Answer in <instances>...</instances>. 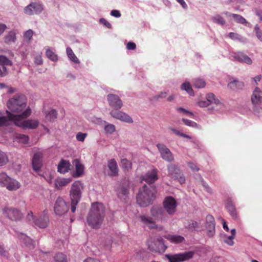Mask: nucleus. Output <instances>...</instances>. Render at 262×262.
Listing matches in <instances>:
<instances>
[{
  "instance_id": "nucleus-1",
  "label": "nucleus",
  "mask_w": 262,
  "mask_h": 262,
  "mask_svg": "<svg viewBox=\"0 0 262 262\" xmlns=\"http://www.w3.org/2000/svg\"><path fill=\"white\" fill-rule=\"evenodd\" d=\"M105 215V208L102 203L98 202L92 203L86 217L88 225L94 229L100 228Z\"/></svg>"
},
{
  "instance_id": "nucleus-2",
  "label": "nucleus",
  "mask_w": 262,
  "mask_h": 262,
  "mask_svg": "<svg viewBox=\"0 0 262 262\" xmlns=\"http://www.w3.org/2000/svg\"><path fill=\"white\" fill-rule=\"evenodd\" d=\"M157 190L154 185L145 184L137 195V202L141 207H147L156 198Z\"/></svg>"
},
{
  "instance_id": "nucleus-3",
  "label": "nucleus",
  "mask_w": 262,
  "mask_h": 262,
  "mask_svg": "<svg viewBox=\"0 0 262 262\" xmlns=\"http://www.w3.org/2000/svg\"><path fill=\"white\" fill-rule=\"evenodd\" d=\"M31 114L30 107H27L21 114H17V119L15 125L23 129H33L36 128L39 125V121L37 119H28Z\"/></svg>"
},
{
  "instance_id": "nucleus-4",
  "label": "nucleus",
  "mask_w": 262,
  "mask_h": 262,
  "mask_svg": "<svg viewBox=\"0 0 262 262\" xmlns=\"http://www.w3.org/2000/svg\"><path fill=\"white\" fill-rule=\"evenodd\" d=\"M7 105L14 114H19L27 109V99L23 95H15L7 102Z\"/></svg>"
},
{
  "instance_id": "nucleus-5",
  "label": "nucleus",
  "mask_w": 262,
  "mask_h": 262,
  "mask_svg": "<svg viewBox=\"0 0 262 262\" xmlns=\"http://www.w3.org/2000/svg\"><path fill=\"white\" fill-rule=\"evenodd\" d=\"M0 185L9 191H15L20 187L19 182L9 177L5 172L0 173Z\"/></svg>"
},
{
  "instance_id": "nucleus-6",
  "label": "nucleus",
  "mask_w": 262,
  "mask_h": 262,
  "mask_svg": "<svg viewBox=\"0 0 262 262\" xmlns=\"http://www.w3.org/2000/svg\"><path fill=\"white\" fill-rule=\"evenodd\" d=\"M150 215L154 221L161 223L166 222L169 219V216L164 208L159 205H154L150 210Z\"/></svg>"
},
{
  "instance_id": "nucleus-7",
  "label": "nucleus",
  "mask_w": 262,
  "mask_h": 262,
  "mask_svg": "<svg viewBox=\"0 0 262 262\" xmlns=\"http://www.w3.org/2000/svg\"><path fill=\"white\" fill-rule=\"evenodd\" d=\"M177 206V201L171 196H166L163 202V208L168 216H172L176 212Z\"/></svg>"
},
{
  "instance_id": "nucleus-8",
  "label": "nucleus",
  "mask_w": 262,
  "mask_h": 262,
  "mask_svg": "<svg viewBox=\"0 0 262 262\" xmlns=\"http://www.w3.org/2000/svg\"><path fill=\"white\" fill-rule=\"evenodd\" d=\"M148 248L152 252L162 253L167 249L164 239L160 237L154 238L148 243Z\"/></svg>"
},
{
  "instance_id": "nucleus-9",
  "label": "nucleus",
  "mask_w": 262,
  "mask_h": 262,
  "mask_svg": "<svg viewBox=\"0 0 262 262\" xmlns=\"http://www.w3.org/2000/svg\"><path fill=\"white\" fill-rule=\"evenodd\" d=\"M194 254L193 251H188L175 254H166L165 257L169 262H183L192 258Z\"/></svg>"
},
{
  "instance_id": "nucleus-10",
  "label": "nucleus",
  "mask_w": 262,
  "mask_h": 262,
  "mask_svg": "<svg viewBox=\"0 0 262 262\" xmlns=\"http://www.w3.org/2000/svg\"><path fill=\"white\" fill-rule=\"evenodd\" d=\"M251 101L254 105L253 110L255 113L259 114L262 112V108L258 105L262 102V91L256 87L253 92Z\"/></svg>"
},
{
  "instance_id": "nucleus-11",
  "label": "nucleus",
  "mask_w": 262,
  "mask_h": 262,
  "mask_svg": "<svg viewBox=\"0 0 262 262\" xmlns=\"http://www.w3.org/2000/svg\"><path fill=\"white\" fill-rule=\"evenodd\" d=\"M83 188V184L80 181H75L72 184L70 191L71 201H80Z\"/></svg>"
},
{
  "instance_id": "nucleus-12",
  "label": "nucleus",
  "mask_w": 262,
  "mask_h": 262,
  "mask_svg": "<svg viewBox=\"0 0 262 262\" xmlns=\"http://www.w3.org/2000/svg\"><path fill=\"white\" fill-rule=\"evenodd\" d=\"M168 175L178 180L180 184L185 182V179L180 169L174 164H171L167 166Z\"/></svg>"
},
{
  "instance_id": "nucleus-13",
  "label": "nucleus",
  "mask_w": 262,
  "mask_h": 262,
  "mask_svg": "<svg viewBox=\"0 0 262 262\" xmlns=\"http://www.w3.org/2000/svg\"><path fill=\"white\" fill-rule=\"evenodd\" d=\"M3 214L12 221L20 220L23 216L21 211L14 208L6 207L3 209Z\"/></svg>"
},
{
  "instance_id": "nucleus-14",
  "label": "nucleus",
  "mask_w": 262,
  "mask_h": 262,
  "mask_svg": "<svg viewBox=\"0 0 262 262\" xmlns=\"http://www.w3.org/2000/svg\"><path fill=\"white\" fill-rule=\"evenodd\" d=\"M141 223L147 226L150 229H155L157 231H162L164 228L162 226L156 224L151 217L145 215H141L139 216Z\"/></svg>"
},
{
  "instance_id": "nucleus-15",
  "label": "nucleus",
  "mask_w": 262,
  "mask_h": 262,
  "mask_svg": "<svg viewBox=\"0 0 262 262\" xmlns=\"http://www.w3.org/2000/svg\"><path fill=\"white\" fill-rule=\"evenodd\" d=\"M7 116H0V127H7L13 123L15 125L17 114L12 113L9 111H6Z\"/></svg>"
},
{
  "instance_id": "nucleus-16",
  "label": "nucleus",
  "mask_w": 262,
  "mask_h": 262,
  "mask_svg": "<svg viewBox=\"0 0 262 262\" xmlns=\"http://www.w3.org/2000/svg\"><path fill=\"white\" fill-rule=\"evenodd\" d=\"M156 146L160 153L161 158L164 160L169 162L174 160V157L172 153L166 145L162 143H158L156 145Z\"/></svg>"
},
{
  "instance_id": "nucleus-17",
  "label": "nucleus",
  "mask_w": 262,
  "mask_h": 262,
  "mask_svg": "<svg viewBox=\"0 0 262 262\" xmlns=\"http://www.w3.org/2000/svg\"><path fill=\"white\" fill-rule=\"evenodd\" d=\"M69 210V206L64 200L61 197H58L55 203L54 211L58 215H62Z\"/></svg>"
},
{
  "instance_id": "nucleus-18",
  "label": "nucleus",
  "mask_w": 262,
  "mask_h": 262,
  "mask_svg": "<svg viewBox=\"0 0 262 262\" xmlns=\"http://www.w3.org/2000/svg\"><path fill=\"white\" fill-rule=\"evenodd\" d=\"M12 65V62L7 57L0 55V77H3L8 73L9 67Z\"/></svg>"
},
{
  "instance_id": "nucleus-19",
  "label": "nucleus",
  "mask_w": 262,
  "mask_h": 262,
  "mask_svg": "<svg viewBox=\"0 0 262 262\" xmlns=\"http://www.w3.org/2000/svg\"><path fill=\"white\" fill-rule=\"evenodd\" d=\"M43 10L41 4L37 3H32L24 9V12L28 15L37 14L40 13Z\"/></svg>"
},
{
  "instance_id": "nucleus-20",
  "label": "nucleus",
  "mask_w": 262,
  "mask_h": 262,
  "mask_svg": "<svg viewBox=\"0 0 262 262\" xmlns=\"http://www.w3.org/2000/svg\"><path fill=\"white\" fill-rule=\"evenodd\" d=\"M206 228L207 230V235L212 237L214 236L215 231V220L213 216L211 215H208L206 218Z\"/></svg>"
},
{
  "instance_id": "nucleus-21",
  "label": "nucleus",
  "mask_w": 262,
  "mask_h": 262,
  "mask_svg": "<svg viewBox=\"0 0 262 262\" xmlns=\"http://www.w3.org/2000/svg\"><path fill=\"white\" fill-rule=\"evenodd\" d=\"M110 115L113 118L123 122H125L128 123H131L133 122V119L129 116L122 112L118 111V110H112L110 112Z\"/></svg>"
},
{
  "instance_id": "nucleus-22",
  "label": "nucleus",
  "mask_w": 262,
  "mask_h": 262,
  "mask_svg": "<svg viewBox=\"0 0 262 262\" xmlns=\"http://www.w3.org/2000/svg\"><path fill=\"white\" fill-rule=\"evenodd\" d=\"M49 223L48 211L44 210L38 219L34 221V225L40 228H46Z\"/></svg>"
},
{
  "instance_id": "nucleus-23",
  "label": "nucleus",
  "mask_w": 262,
  "mask_h": 262,
  "mask_svg": "<svg viewBox=\"0 0 262 262\" xmlns=\"http://www.w3.org/2000/svg\"><path fill=\"white\" fill-rule=\"evenodd\" d=\"M43 154L41 152H37L34 154L32 161V167L36 172L39 171L42 165V159Z\"/></svg>"
},
{
  "instance_id": "nucleus-24",
  "label": "nucleus",
  "mask_w": 262,
  "mask_h": 262,
  "mask_svg": "<svg viewBox=\"0 0 262 262\" xmlns=\"http://www.w3.org/2000/svg\"><path fill=\"white\" fill-rule=\"evenodd\" d=\"M107 100L110 105L115 110H119L122 106V102L118 96L115 94L107 95Z\"/></svg>"
},
{
  "instance_id": "nucleus-25",
  "label": "nucleus",
  "mask_w": 262,
  "mask_h": 262,
  "mask_svg": "<svg viewBox=\"0 0 262 262\" xmlns=\"http://www.w3.org/2000/svg\"><path fill=\"white\" fill-rule=\"evenodd\" d=\"M158 179V170L156 168H154L150 171H148L146 174L142 177V180L148 183V185H152Z\"/></svg>"
},
{
  "instance_id": "nucleus-26",
  "label": "nucleus",
  "mask_w": 262,
  "mask_h": 262,
  "mask_svg": "<svg viewBox=\"0 0 262 262\" xmlns=\"http://www.w3.org/2000/svg\"><path fill=\"white\" fill-rule=\"evenodd\" d=\"M232 57L234 60L240 62H245L248 64H251L252 62L250 57L242 52L234 53Z\"/></svg>"
},
{
  "instance_id": "nucleus-27",
  "label": "nucleus",
  "mask_w": 262,
  "mask_h": 262,
  "mask_svg": "<svg viewBox=\"0 0 262 262\" xmlns=\"http://www.w3.org/2000/svg\"><path fill=\"white\" fill-rule=\"evenodd\" d=\"M73 164L75 166V172L73 174V177H79L82 176L84 172V165L78 159L74 160Z\"/></svg>"
},
{
  "instance_id": "nucleus-28",
  "label": "nucleus",
  "mask_w": 262,
  "mask_h": 262,
  "mask_svg": "<svg viewBox=\"0 0 262 262\" xmlns=\"http://www.w3.org/2000/svg\"><path fill=\"white\" fill-rule=\"evenodd\" d=\"M70 163L68 161L61 160L58 165V171L61 173H65L70 170Z\"/></svg>"
},
{
  "instance_id": "nucleus-29",
  "label": "nucleus",
  "mask_w": 262,
  "mask_h": 262,
  "mask_svg": "<svg viewBox=\"0 0 262 262\" xmlns=\"http://www.w3.org/2000/svg\"><path fill=\"white\" fill-rule=\"evenodd\" d=\"M108 167L111 171L110 175L116 176L118 174V168L116 161L114 159H111L108 162Z\"/></svg>"
},
{
  "instance_id": "nucleus-30",
  "label": "nucleus",
  "mask_w": 262,
  "mask_h": 262,
  "mask_svg": "<svg viewBox=\"0 0 262 262\" xmlns=\"http://www.w3.org/2000/svg\"><path fill=\"white\" fill-rule=\"evenodd\" d=\"M226 207L230 216L234 219L237 218V213L236 208L231 200H228Z\"/></svg>"
},
{
  "instance_id": "nucleus-31",
  "label": "nucleus",
  "mask_w": 262,
  "mask_h": 262,
  "mask_svg": "<svg viewBox=\"0 0 262 262\" xmlns=\"http://www.w3.org/2000/svg\"><path fill=\"white\" fill-rule=\"evenodd\" d=\"M165 238L174 244H180L185 241L184 237L181 235L167 234L165 236Z\"/></svg>"
},
{
  "instance_id": "nucleus-32",
  "label": "nucleus",
  "mask_w": 262,
  "mask_h": 262,
  "mask_svg": "<svg viewBox=\"0 0 262 262\" xmlns=\"http://www.w3.org/2000/svg\"><path fill=\"white\" fill-rule=\"evenodd\" d=\"M71 178H58L55 180V186L58 189H60L71 182Z\"/></svg>"
},
{
  "instance_id": "nucleus-33",
  "label": "nucleus",
  "mask_w": 262,
  "mask_h": 262,
  "mask_svg": "<svg viewBox=\"0 0 262 262\" xmlns=\"http://www.w3.org/2000/svg\"><path fill=\"white\" fill-rule=\"evenodd\" d=\"M20 240L24 243L26 246L30 248H34V241L29 237L24 234H21L19 236Z\"/></svg>"
},
{
  "instance_id": "nucleus-34",
  "label": "nucleus",
  "mask_w": 262,
  "mask_h": 262,
  "mask_svg": "<svg viewBox=\"0 0 262 262\" xmlns=\"http://www.w3.org/2000/svg\"><path fill=\"white\" fill-rule=\"evenodd\" d=\"M14 139L15 141L23 144H27L28 143L29 138L28 136L19 133H15L14 135Z\"/></svg>"
},
{
  "instance_id": "nucleus-35",
  "label": "nucleus",
  "mask_w": 262,
  "mask_h": 262,
  "mask_svg": "<svg viewBox=\"0 0 262 262\" xmlns=\"http://www.w3.org/2000/svg\"><path fill=\"white\" fill-rule=\"evenodd\" d=\"M228 86L232 90L242 89L244 87V83L242 81L234 80L228 84Z\"/></svg>"
},
{
  "instance_id": "nucleus-36",
  "label": "nucleus",
  "mask_w": 262,
  "mask_h": 262,
  "mask_svg": "<svg viewBox=\"0 0 262 262\" xmlns=\"http://www.w3.org/2000/svg\"><path fill=\"white\" fill-rule=\"evenodd\" d=\"M128 193V189L124 186L119 187L117 190V194L121 199H125Z\"/></svg>"
},
{
  "instance_id": "nucleus-37",
  "label": "nucleus",
  "mask_w": 262,
  "mask_h": 262,
  "mask_svg": "<svg viewBox=\"0 0 262 262\" xmlns=\"http://www.w3.org/2000/svg\"><path fill=\"white\" fill-rule=\"evenodd\" d=\"M231 235L228 236L224 239V242L229 246H232L234 244L233 239L235 238L236 230L235 229H233L231 230Z\"/></svg>"
},
{
  "instance_id": "nucleus-38",
  "label": "nucleus",
  "mask_w": 262,
  "mask_h": 262,
  "mask_svg": "<svg viewBox=\"0 0 262 262\" xmlns=\"http://www.w3.org/2000/svg\"><path fill=\"white\" fill-rule=\"evenodd\" d=\"M67 54L70 60L75 63H79V61L76 56L73 53L71 48L68 47L66 50Z\"/></svg>"
},
{
  "instance_id": "nucleus-39",
  "label": "nucleus",
  "mask_w": 262,
  "mask_h": 262,
  "mask_svg": "<svg viewBox=\"0 0 262 262\" xmlns=\"http://www.w3.org/2000/svg\"><path fill=\"white\" fill-rule=\"evenodd\" d=\"M229 15L232 16L234 20L239 24H246L247 20L241 15L236 14H229Z\"/></svg>"
},
{
  "instance_id": "nucleus-40",
  "label": "nucleus",
  "mask_w": 262,
  "mask_h": 262,
  "mask_svg": "<svg viewBox=\"0 0 262 262\" xmlns=\"http://www.w3.org/2000/svg\"><path fill=\"white\" fill-rule=\"evenodd\" d=\"M181 89L186 91L190 96H193L194 93L189 82H185L181 85Z\"/></svg>"
},
{
  "instance_id": "nucleus-41",
  "label": "nucleus",
  "mask_w": 262,
  "mask_h": 262,
  "mask_svg": "<svg viewBox=\"0 0 262 262\" xmlns=\"http://www.w3.org/2000/svg\"><path fill=\"white\" fill-rule=\"evenodd\" d=\"M57 112L55 110H51L46 116V119L49 121H54L57 118Z\"/></svg>"
},
{
  "instance_id": "nucleus-42",
  "label": "nucleus",
  "mask_w": 262,
  "mask_h": 262,
  "mask_svg": "<svg viewBox=\"0 0 262 262\" xmlns=\"http://www.w3.org/2000/svg\"><path fill=\"white\" fill-rule=\"evenodd\" d=\"M55 262H67V256L62 253H57L54 257Z\"/></svg>"
},
{
  "instance_id": "nucleus-43",
  "label": "nucleus",
  "mask_w": 262,
  "mask_h": 262,
  "mask_svg": "<svg viewBox=\"0 0 262 262\" xmlns=\"http://www.w3.org/2000/svg\"><path fill=\"white\" fill-rule=\"evenodd\" d=\"M121 166L124 170H129L132 168V163L126 159L121 161Z\"/></svg>"
},
{
  "instance_id": "nucleus-44",
  "label": "nucleus",
  "mask_w": 262,
  "mask_h": 262,
  "mask_svg": "<svg viewBox=\"0 0 262 262\" xmlns=\"http://www.w3.org/2000/svg\"><path fill=\"white\" fill-rule=\"evenodd\" d=\"M8 162V157L7 154L0 149V166L6 165Z\"/></svg>"
},
{
  "instance_id": "nucleus-45",
  "label": "nucleus",
  "mask_w": 262,
  "mask_h": 262,
  "mask_svg": "<svg viewBox=\"0 0 262 262\" xmlns=\"http://www.w3.org/2000/svg\"><path fill=\"white\" fill-rule=\"evenodd\" d=\"M193 84L195 88L199 89L203 88L206 85L205 81L202 79L199 78L195 79L193 80Z\"/></svg>"
},
{
  "instance_id": "nucleus-46",
  "label": "nucleus",
  "mask_w": 262,
  "mask_h": 262,
  "mask_svg": "<svg viewBox=\"0 0 262 262\" xmlns=\"http://www.w3.org/2000/svg\"><path fill=\"white\" fill-rule=\"evenodd\" d=\"M212 19L214 23L219 25H224L225 24V20L224 18L219 14L215 15L212 17Z\"/></svg>"
},
{
  "instance_id": "nucleus-47",
  "label": "nucleus",
  "mask_w": 262,
  "mask_h": 262,
  "mask_svg": "<svg viewBox=\"0 0 262 262\" xmlns=\"http://www.w3.org/2000/svg\"><path fill=\"white\" fill-rule=\"evenodd\" d=\"M15 34L13 32H10L5 38V41L6 43H11L15 40Z\"/></svg>"
},
{
  "instance_id": "nucleus-48",
  "label": "nucleus",
  "mask_w": 262,
  "mask_h": 262,
  "mask_svg": "<svg viewBox=\"0 0 262 262\" xmlns=\"http://www.w3.org/2000/svg\"><path fill=\"white\" fill-rule=\"evenodd\" d=\"M46 55L48 58H49L53 61H56L58 59L57 55H56L50 49H47L46 50Z\"/></svg>"
},
{
  "instance_id": "nucleus-49",
  "label": "nucleus",
  "mask_w": 262,
  "mask_h": 262,
  "mask_svg": "<svg viewBox=\"0 0 262 262\" xmlns=\"http://www.w3.org/2000/svg\"><path fill=\"white\" fill-rule=\"evenodd\" d=\"M182 121L187 126L194 127V128L199 127L198 124L194 121H191L190 120L185 119V118H183L182 119Z\"/></svg>"
},
{
  "instance_id": "nucleus-50",
  "label": "nucleus",
  "mask_w": 262,
  "mask_h": 262,
  "mask_svg": "<svg viewBox=\"0 0 262 262\" xmlns=\"http://www.w3.org/2000/svg\"><path fill=\"white\" fill-rule=\"evenodd\" d=\"M104 130L107 134H111L115 130V125L112 124H108L105 126Z\"/></svg>"
},
{
  "instance_id": "nucleus-51",
  "label": "nucleus",
  "mask_w": 262,
  "mask_h": 262,
  "mask_svg": "<svg viewBox=\"0 0 262 262\" xmlns=\"http://www.w3.org/2000/svg\"><path fill=\"white\" fill-rule=\"evenodd\" d=\"M215 97V95L212 93H209L206 96V99L210 104L212 103L216 104L218 103L219 100H216Z\"/></svg>"
},
{
  "instance_id": "nucleus-52",
  "label": "nucleus",
  "mask_w": 262,
  "mask_h": 262,
  "mask_svg": "<svg viewBox=\"0 0 262 262\" xmlns=\"http://www.w3.org/2000/svg\"><path fill=\"white\" fill-rule=\"evenodd\" d=\"M198 227V223L196 221H191L186 226V228L189 230H194Z\"/></svg>"
},
{
  "instance_id": "nucleus-53",
  "label": "nucleus",
  "mask_w": 262,
  "mask_h": 262,
  "mask_svg": "<svg viewBox=\"0 0 262 262\" xmlns=\"http://www.w3.org/2000/svg\"><path fill=\"white\" fill-rule=\"evenodd\" d=\"M27 221L30 223H34L35 221V216L33 215V212L32 211H29L26 216Z\"/></svg>"
},
{
  "instance_id": "nucleus-54",
  "label": "nucleus",
  "mask_w": 262,
  "mask_h": 262,
  "mask_svg": "<svg viewBox=\"0 0 262 262\" xmlns=\"http://www.w3.org/2000/svg\"><path fill=\"white\" fill-rule=\"evenodd\" d=\"M87 136V134L78 132L76 136V139L78 141L83 142Z\"/></svg>"
},
{
  "instance_id": "nucleus-55",
  "label": "nucleus",
  "mask_w": 262,
  "mask_h": 262,
  "mask_svg": "<svg viewBox=\"0 0 262 262\" xmlns=\"http://www.w3.org/2000/svg\"><path fill=\"white\" fill-rule=\"evenodd\" d=\"M33 34V31L32 30L30 29L25 33L24 36L25 39H27L28 41H30L32 38Z\"/></svg>"
},
{
  "instance_id": "nucleus-56",
  "label": "nucleus",
  "mask_w": 262,
  "mask_h": 262,
  "mask_svg": "<svg viewBox=\"0 0 262 262\" xmlns=\"http://www.w3.org/2000/svg\"><path fill=\"white\" fill-rule=\"evenodd\" d=\"M177 110L178 111V112H182V113H183L189 116H191V117H193V114L191 112H189L187 110H186V109L183 108V107H178L177 108Z\"/></svg>"
},
{
  "instance_id": "nucleus-57",
  "label": "nucleus",
  "mask_w": 262,
  "mask_h": 262,
  "mask_svg": "<svg viewBox=\"0 0 262 262\" xmlns=\"http://www.w3.org/2000/svg\"><path fill=\"white\" fill-rule=\"evenodd\" d=\"M228 36L230 38H231L232 39H237V40H241L242 38V37L241 35H239V34H238L237 33H233V32H230Z\"/></svg>"
},
{
  "instance_id": "nucleus-58",
  "label": "nucleus",
  "mask_w": 262,
  "mask_h": 262,
  "mask_svg": "<svg viewBox=\"0 0 262 262\" xmlns=\"http://www.w3.org/2000/svg\"><path fill=\"white\" fill-rule=\"evenodd\" d=\"M256 35L257 37L261 41H262V31H261L258 26H256L254 28Z\"/></svg>"
},
{
  "instance_id": "nucleus-59",
  "label": "nucleus",
  "mask_w": 262,
  "mask_h": 262,
  "mask_svg": "<svg viewBox=\"0 0 262 262\" xmlns=\"http://www.w3.org/2000/svg\"><path fill=\"white\" fill-rule=\"evenodd\" d=\"M99 22L108 29H111L112 28V25L104 18H100Z\"/></svg>"
},
{
  "instance_id": "nucleus-60",
  "label": "nucleus",
  "mask_w": 262,
  "mask_h": 262,
  "mask_svg": "<svg viewBox=\"0 0 262 262\" xmlns=\"http://www.w3.org/2000/svg\"><path fill=\"white\" fill-rule=\"evenodd\" d=\"M126 48L129 50H133L136 48V45L133 42H129L126 45Z\"/></svg>"
},
{
  "instance_id": "nucleus-61",
  "label": "nucleus",
  "mask_w": 262,
  "mask_h": 262,
  "mask_svg": "<svg viewBox=\"0 0 262 262\" xmlns=\"http://www.w3.org/2000/svg\"><path fill=\"white\" fill-rule=\"evenodd\" d=\"M210 104L207 100L205 101H201L198 102V105L200 107H207Z\"/></svg>"
},
{
  "instance_id": "nucleus-62",
  "label": "nucleus",
  "mask_w": 262,
  "mask_h": 262,
  "mask_svg": "<svg viewBox=\"0 0 262 262\" xmlns=\"http://www.w3.org/2000/svg\"><path fill=\"white\" fill-rule=\"evenodd\" d=\"M167 96V93L165 92H161L159 95H156L154 97V99L158 100L159 98H165Z\"/></svg>"
},
{
  "instance_id": "nucleus-63",
  "label": "nucleus",
  "mask_w": 262,
  "mask_h": 262,
  "mask_svg": "<svg viewBox=\"0 0 262 262\" xmlns=\"http://www.w3.org/2000/svg\"><path fill=\"white\" fill-rule=\"evenodd\" d=\"M111 15L115 17H119L121 16V13L119 11L117 10H112L111 12Z\"/></svg>"
},
{
  "instance_id": "nucleus-64",
  "label": "nucleus",
  "mask_w": 262,
  "mask_h": 262,
  "mask_svg": "<svg viewBox=\"0 0 262 262\" xmlns=\"http://www.w3.org/2000/svg\"><path fill=\"white\" fill-rule=\"evenodd\" d=\"M83 262H101L98 259L92 258V257H88L86 259H85Z\"/></svg>"
}]
</instances>
